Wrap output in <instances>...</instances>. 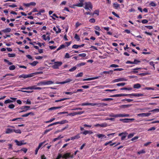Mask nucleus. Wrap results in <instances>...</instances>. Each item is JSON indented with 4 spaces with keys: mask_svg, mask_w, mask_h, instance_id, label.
<instances>
[{
    "mask_svg": "<svg viewBox=\"0 0 159 159\" xmlns=\"http://www.w3.org/2000/svg\"><path fill=\"white\" fill-rule=\"evenodd\" d=\"M126 134V133H124L122 132L121 133H120L119 134V136H122L121 138V140H124L126 137V135H125V134Z\"/></svg>",
    "mask_w": 159,
    "mask_h": 159,
    "instance_id": "nucleus-14",
    "label": "nucleus"
},
{
    "mask_svg": "<svg viewBox=\"0 0 159 159\" xmlns=\"http://www.w3.org/2000/svg\"><path fill=\"white\" fill-rule=\"evenodd\" d=\"M149 112H159V109L156 108L149 111Z\"/></svg>",
    "mask_w": 159,
    "mask_h": 159,
    "instance_id": "nucleus-45",
    "label": "nucleus"
},
{
    "mask_svg": "<svg viewBox=\"0 0 159 159\" xmlns=\"http://www.w3.org/2000/svg\"><path fill=\"white\" fill-rule=\"evenodd\" d=\"M35 87V85H34L33 86H30V87H26L25 89H27V90H28V89H31V90L34 89Z\"/></svg>",
    "mask_w": 159,
    "mask_h": 159,
    "instance_id": "nucleus-38",
    "label": "nucleus"
},
{
    "mask_svg": "<svg viewBox=\"0 0 159 159\" xmlns=\"http://www.w3.org/2000/svg\"><path fill=\"white\" fill-rule=\"evenodd\" d=\"M57 30L56 27H54L53 28V30L56 32V34H58L61 32V29L59 28V26H57Z\"/></svg>",
    "mask_w": 159,
    "mask_h": 159,
    "instance_id": "nucleus-16",
    "label": "nucleus"
},
{
    "mask_svg": "<svg viewBox=\"0 0 159 159\" xmlns=\"http://www.w3.org/2000/svg\"><path fill=\"white\" fill-rule=\"evenodd\" d=\"M12 102H13V101H12V100H11L10 99H8L4 101V103L5 104H7V103H10Z\"/></svg>",
    "mask_w": 159,
    "mask_h": 159,
    "instance_id": "nucleus-41",
    "label": "nucleus"
},
{
    "mask_svg": "<svg viewBox=\"0 0 159 159\" xmlns=\"http://www.w3.org/2000/svg\"><path fill=\"white\" fill-rule=\"evenodd\" d=\"M81 25V23H80L78 22H76L75 23V28H78L79 26L80 25Z\"/></svg>",
    "mask_w": 159,
    "mask_h": 159,
    "instance_id": "nucleus-59",
    "label": "nucleus"
},
{
    "mask_svg": "<svg viewBox=\"0 0 159 159\" xmlns=\"http://www.w3.org/2000/svg\"><path fill=\"white\" fill-rule=\"evenodd\" d=\"M34 114V113L33 112H29L28 113L25 114L24 115H22L21 116L22 117H27V116H28L30 115H33Z\"/></svg>",
    "mask_w": 159,
    "mask_h": 159,
    "instance_id": "nucleus-27",
    "label": "nucleus"
},
{
    "mask_svg": "<svg viewBox=\"0 0 159 159\" xmlns=\"http://www.w3.org/2000/svg\"><path fill=\"white\" fill-rule=\"evenodd\" d=\"M8 55L9 57H12L15 56V54L14 53H8Z\"/></svg>",
    "mask_w": 159,
    "mask_h": 159,
    "instance_id": "nucleus-44",
    "label": "nucleus"
},
{
    "mask_svg": "<svg viewBox=\"0 0 159 159\" xmlns=\"http://www.w3.org/2000/svg\"><path fill=\"white\" fill-rule=\"evenodd\" d=\"M112 100V98H104V99H102V101H109Z\"/></svg>",
    "mask_w": 159,
    "mask_h": 159,
    "instance_id": "nucleus-51",
    "label": "nucleus"
},
{
    "mask_svg": "<svg viewBox=\"0 0 159 159\" xmlns=\"http://www.w3.org/2000/svg\"><path fill=\"white\" fill-rule=\"evenodd\" d=\"M113 7L115 8H117L120 7V5L117 3H114L113 4Z\"/></svg>",
    "mask_w": 159,
    "mask_h": 159,
    "instance_id": "nucleus-37",
    "label": "nucleus"
},
{
    "mask_svg": "<svg viewBox=\"0 0 159 159\" xmlns=\"http://www.w3.org/2000/svg\"><path fill=\"white\" fill-rule=\"evenodd\" d=\"M141 87V85L139 83H137L135 84L134 85L133 88L134 89H138L140 88Z\"/></svg>",
    "mask_w": 159,
    "mask_h": 159,
    "instance_id": "nucleus-22",
    "label": "nucleus"
},
{
    "mask_svg": "<svg viewBox=\"0 0 159 159\" xmlns=\"http://www.w3.org/2000/svg\"><path fill=\"white\" fill-rule=\"evenodd\" d=\"M77 67V66L76 65V66H74L73 67L71 68V69H70L69 71L70 72H73L76 69Z\"/></svg>",
    "mask_w": 159,
    "mask_h": 159,
    "instance_id": "nucleus-35",
    "label": "nucleus"
},
{
    "mask_svg": "<svg viewBox=\"0 0 159 159\" xmlns=\"http://www.w3.org/2000/svg\"><path fill=\"white\" fill-rule=\"evenodd\" d=\"M79 1L80 2L77 3L76 4L74 5V6L78 7H82L83 6V0H79Z\"/></svg>",
    "mask_w": 159,
    "mask_h": 159,
    "instance_id": "nucleus-18",
    "label": "nucleus"
},
{
    "mask_svg": "<svg viewBox=\"0 0 159 159\" xmlns=\"http://www.w3.org/2000/svg\"><path fill=\"white\" fill-rule=\"evenodd\" d=\"M70 153H67L65 154L63 156H62V158H64L65 159H67L70 157Z\"/></svg>",
    "mask_w": 159,
    "mask_h": 159,
    "instance_id": "nucleus-15",
    "label": "nucleus"
},
{
    "mask_svg": "<svg viewBox=\"0 0 159 159\" xmlns=\"http://www.w3.org/2000/svg\"><path fill=\"white\" fill-rule=\"evenodd\" d=\"M141 22L143 24H146L148 22V21L146 19H143L142 20Z\"/></svg>",
    "mask_w": 159,
    "mask_h": 159,
    "instance_id": "nucleus-61",
    "label": "nucleus"
},
{
    "mask_svg": "<svg viewBox=\"0 0 159 159\" xmlns=\"http://www.w3.org/2000/svg\"><path fill=\"white\" fill-rule=\"evenodd\" d=\"M149 5L150 6H152V7H155L157 6V4L156 3L154 2L153 1L151 2L149 4Z\"/></svg>",
    "mask_w": 159,
    "mask_h": 159,
    "instance_id": "nucleus-31",
    "label": "nucleus"
},
{
    "mask_svg": "<svg viewBox=\"0 0 159 159\" xmlns=\"http://www.w3.org/2000/svg\"><path fill=\"white\" fill-rule=\"evenodd\" d=\"M62 63L61 61L55 62L54 65L52 66V67L54 69H58L59 66H61Z\"/></svg>",
    "mask_w": 159,
    "mask_h": 159,
    "instance_id": "nucleus-3",
    "label": "nucleus"
},
{
    "mask_svg": "<svg viewBox=\"0 0 159 159\" xmlns=\"http://www.w3.org/2000/svg\"><path fill=\"white\" fill-rule=\"evenodd\" d=\"M30 106H24L21 107L19 109H21L22 110L21 111H20L19 112H26L27 110H29L30 108Z\"/></svg>",
    "mask_w": 159,
    "mask_h": 159,
    "instance_id": "nucleus-5",
    "label": "nucleus"
},
{
    "mask_svg": "<svg viewBox=\"0 0 159 159\" xmlns=\"http://www.w3.org/2000/svg\"><path fill=\"white\" fill-rule=\"evenodd\" d=\"M146 152L145 150L144 149L142 150L139 151L137 152V153L138 154L140 155L142 153H145Z\"/></svg>",
    "mask_w": 159,
    "mask_h": 159,
    "instance_id": "nucleus-36",
    "label": "nucleus"
},
{
    "mask_svg": "<svg viewBox=\"0 0 159 159\" xmlns=\"http://www.w3.org/2000/svg\"><path fill=\"white\" fill-rule=\"evenodd\" d=\"M126 84L125 83H119L117 84H116V85H117L118 86H124Z\"/></svg>",
    "mask_w": 159,
    "mask_h": 159,
    "instance_id": "nucleus-40",
    "label": "nucleus"
},
{
    "mask_svg": "<svg viewBox=\"0 0 159 159\" xmlns=\"http://www.w3.org/2000/svg\"><path fill=\"white\" fill-rule=\"evenodd\" d=\"M94 29L96 30H98L99 31H100L101 30V29L100 28V27L98 26H96L94 27Z\"/></svg>",
    "mask_w": 159,
    "mask_h": 159,
    "instance_id": "nucleus-60",
    "label": "nucleus"
},
{
    "mask_svg": "<svg viewBox=\"0 0 159 159\" xmlns=\"http://www.w3.org/2000/svg\"><path fill=\"white\" fill-rule=\"evenodd\" d=\"M134 120V118H126L125 119H120V121H122L123 123H128L129 122L130 120L133 121Z\"/></svg>",
    "mask_w": 159,
    "mask_h": 159,
    "instance_id": "nucleus-8",
    "label": "nucleus"
},
{
    "mask_svg": "<svg viewBox=\"0 0 159 159\" xmlns=\"http://www.w3.org/2000/svg\"><path fill=\"white\" fill-rule=\"evenodd\" d=\"M46 142V141H45L43 142L39 143L38 147L40 148L43 146V144Z\"/></svg>",
    "mask_w": 159,
    "mask_h": 159,
    "instance_id": "nucleus-49",
    "label": "nucleus"
},
{
    "mask_svg": "<svg viewBox=\"0 0 159 159\" xmlns=\"http://www.w3.org/2000/svg\"><path fill=\"white\" fill-rule=\"evenodd\" d=\"M14 142L16 143V144L19 146H20L26 144V143L24 142V140L18 141L17 140H15Z\"/></svg>",
    "mask_w": 159,
    "mask_h": 159,
    "instance_id": "nucleus-7",
    "label": "nucleus"
},
{
    "mask_svg": "<svg viewBox=\"0 0 159 159\" xmlns=\"http://www.w3.org/2000/svg\"><path fill=\"white\" fill-rule=\"evenodd\" d=\"M141 68H135V69H133V70H134L131 71V73H133V74L137 73H138V71H137V70H141Z\"/></svg>",
    "mask_w": 159,
    "mask_h": 159,
    "instance_id": "nucleus-26",
    "label": "nucleus"
},
{
    "mask_svg": "<svg viewBox=\"0 0 159 159\" xmlns=\"http://www.w3.org/2000/svg\"><path fill=\"white\" fill-rule=\"evenodd\" d=\"M119 66L117 65L112 64L110 65V67H119Z\"/></svg>",
    "mask_w": 159,
    "mask_h": 159,
    "instance_id": "nucleus-55",
    "label": "nucleus"
},
{
    "mask_svg": "<svg viewBox=\"0 0 159 159\" xmlns=\"http://www.w3.org/2000/svg\"><path fill=\"white\" fill-rule=\"evenodd\" d=\"M91 104H92V103H83L81 104V106H88V105L91 106Z\"/></svg>",
    "mask_w": 159,
    "mask_h": 159,
    "instance_id": "nucleus-47",
    "label": "nucleus"
},
{
    "mask_svg": "<svg viewBox=\"0 0 159 159\" xmlns=\"http://www.w3.org/2000/svg\"><path fill=\"white\" fill-rule=\"evenodd\" d=\"M107 104L104 103H92L91 106H97L98 107H104L107 106Z\"/></svg>",
    "mask_w": 159,
    "mask_h": 159,
    "instance_id": "nucleus-6",
    "label": "nucleus"
},
{
    "mask_svg": "<svg viewBox=\"0 0 159 159\" xmlns=\"http://www.w3.org/2000/svg\"><path fill=\"white\" fill-rule=\"evenodd\" d=\"M43 83L42 84L43 85H50L54 83V82L52 81H43Z\"/></svg>",
    "mask_w": 159,
    "mask_h": 159,
    "instance_id": "nucleus-10",
    "label": "nucleus"
},
{
    "mask_svg": "<svg viewBox=\"0 0 159 159\" xmlns=\"http://www.w3.org/2000/svg\"><path fill=\"white\" fill-rule=\"evenodd\" d=\"M130 106V105H123L121 106V108H125L126 107H129Z\"/></svg>",
    "mask_w": 159,
    "mask_h": 159,
    "instance_id": "nucleus-43",
    "label": "nucleus"
},
{
    "mask_svg": "<svg viewBox=\"0 0 159 159\" xmlns=\"http://www.w3.org/2000/svg\"><path fill=\"white\" fill-rule=\"evenodd\" d=\"M149 64L152 66L153 67V68L154 69H155V65L154 64V62L152 61H151L150 62H149Z\"/></svg>",
    "mask_w": 159,
    "mask_h": 159,
    "instance_id": "nucleus-62",
    "label": "nucleus"
},
{
    "mask_svg": "<svg viewBox=\"0 0 159 159\" xmlns=\"http://www.w3.org/2000/svg\"><path fill=\"white\" fill-rule=\"evenodd\" d=\"M61 107H51L48 109L49 111H51L52 110H56L58 109L61 108Z\"/></svg>",
    "mask_w": 159,
    "mask_h": 159,
    "instance_id": "nucleus-28",
    "label": "nucleus"
},
{
    "mask_svg": "<svg viewBox=\"0 0 159 159\" xmlns=\"http://www.w3.org/2000/svg\"><path fill=\"white\" fill-rule=\"evenodd\" d=\"M143 96V94L142 93H131L129 94V96H134L135 97H139L142 96Z\"/></svg>",
    "mask_w": 159,
    "mask_h": 159,
    "instance_id": "nucleus-11",
    "label": "nucleus"
},
{
    "mask_svg": "<svg viewBox=\"0 0 159 159\" xmlns=\"http://www.w3.org/2000/svg\"><path fill=\"white\" fill-rule=\"evenodd\" d=\"M113 73V70H110L109 71H104L102 73L100 74L101 75H103V74H112Z\"/></svg>",
    "mask_w": 159,
    "mask_h": 159,
    "instance_id": "nucleus-17",
    "label": "nucleus"
},
{
    "mask_svg": "<svg viewBox=\"0 0 159 159\" xmlns=\"http://www.w3.org/2000/svg\"><path fill=\"white\" fill-rule=\"evenodd\" d=\"M86 64L85 62H81L80 63L77 64L76 65L77 67H80L81 66L84 65Z\"/></svg>",
    "mask_w": 159,
    "mask_h": 159,
    "instance_id": "nucleus-46",
    "label": "nucleus"
},
{
    "mask_svg": "<svg viewBox=\"0 0 159 159\" xmlns=\"http://www.w3.org/2000/svg\"><path fill=\"white\" fill-rule=\"evenodd\" d=\"M22 119H23V118H17L13 119L12 120H10L11 121H16V120H22Z\"/></svg>",
    "mask_w": 159,
    "mask_h": 159,
    "instance_id": "nucleus-54",
    "label": "nucleus"
},
{
    "mask_svg": "<svg viewBox=\"0 0 159 159\" xmlns=\"http://www.w3.org/2000/svg\"><path fill=\"white\" fill-rule=\"evenodd\" d=\"M74 38L77 41H79L80 40V38L79 36L77 34H75Z\"/></svg>",
    "mask_w": 159,
    "mask_h": 159,
    "instance_id": "nucleus-30",
    "label": "nucleus"
},
{
    "mask_svg": "<svg viewBox=\"0 0 159 159\" xmlns=\"http://www.w3.org/2000/svg\"><path fill=\"white\" fill-rule=\"evenodd\" d=\"M13 132V129H10L9 128H7L6 129L5 133L6 134H9Z\"/></svg>",
    "mask_w": 159,
    "mask_h": 159,
    "instance_id": "nucleus-21",
    "label": "nucleus"
},
{
    "mask_svg": "<svg viewBox=\"0 0 159 159\" xmlns=\"http://www.w3.org/2000/svg\"><path fill=\"white\" fill-rule=\"evenodd\" d=\"M84 8L87 11L89 10L90 11L91 10H92L93 6L90 2H86L85 3V6Z\"/></svg>",
    "mask_w": 159,
    "mask_h": 159,
    "instance_id": "nucleus-2",
    "label": "nucleus"
},
{
    "mask_svg": "<svg viewBox=\"0 0 159 159\" xmlns=\"http://www.w3.org/2000/svg\"><path fill=\"white\" fill-rule=\"evenodd\" d=\"M96 136L98 137V138H106V137L105 136V135L102 134H96Z\"/></svg>",
    "mask_w": 159,
    "mask_h": 159,
    "instance_id": "nucleus-25",
    "label": "nucleus"
},
{
    "mask_svg": "<svg viewBox=\"0 0 159 159\" xmlns=\"http://www.w3.org/2000/svg\"><path fill=\"white\" fill-rule=\"evenodd\" d=\"M89 22L91 23H94L95 22V19L94 18L91 19L89 20Z\"/></svg>",
    "mask_w": 159,
    "mask_h": 159,
    "instance_id": "nucleus-58",
    "label": "nucleus"
},
{
    "mask_svg": "<svg viewBox=\"0 0 159 159\" xmlns=\"http://www.w3.org/2000/svg\"><path fill=\"white\" fill-rule=\"evenodd\" d=\"M16 67L14 65L10 66L9 67V69L10 70H13L15 69Z\"/></svg>",
    "mask_w": 159,
    "mask_h": 159,
    "instance_id": "nucleus-39",
    "label": "nucleus"
},
{
    "mask_svg": "<svg viewBox=\"0 0 159 159\" xmlns=\"http://www.w3.org/2000/svg\"><path fill=\"white\" fill-rule=\"evenodd\" d=\"M68 121L66 120H63L60 121L56 122V125L58 124H63L65 123H67Z\"/></svg>",
    "mask_w": 159,
    "mask_h": 159,
    "instance_id": "nucleus-20",
    "label": "nucleus"
},
{
    "mask_svg": "<svg viewBox=\"0 0 159 159\" xmlns=\"http://www.w3.org/2000/svg\"><path fill=\"white\" fill-rule=\"evenodd\" d=\"M68 99H69V98H62V99H60L56 100L55 101V102H58L64 101L65 100Z\"/></svg>",
    "mask_w": 159,
    "mask_h": 159,
    "instance_id": "nucleus-34",
    "label": "nucleus"
},
{
    "mask_svg": "<svg viewBox=\"0 0 159 159\" xmlns=\"http://www.w3.org/2000/svg\"><path fill=\"white\" fill-rule=\"evenodd\" d=\"M107 126V124L106 122L100 124V127H105Z\"/></svg>",
    "mask_w": 159,
    "mask_h": 159,
    "instance_id": "nucleus-32",
    "label": "nucleus"
},
{
    "mask_svg": "<svg viewBox=\"0 0 159 159\" xmlns=\"http://www.w3.org/2000/svg\"><path fill=\"white\" fill-rule=\"evenodd\" d=\"M110 116L112 117L115 118L118 117H129V114H114L112 113L110 114L109 116Z\"/></svg>",
    "mask_w": 159,
    "mask_h": 159,
    "instance_id": "nucleus-1",
    "label": "nucleus"
},
{
    "mask_svg": "<svg viewBox=\"0 0 159 159\" xmlns=\"http://www.w3.org/2000/svg\"><path fill=\"white\" fill-rule=\"evenodd\" d=\"M126 80L124 78H120L119 79H115L114 80H113L112 81V83H115V82H118L120 81H126Z\"/></svg>",
    "mask_w": 159,
    "mask_h": 159,
    "instance_id": "nucleus-12",
    "label": "nucleus"
},
{
    "mask_svg": "<svg viewBox=\"0 0 159 159\" xmlns=\"http://www.w3.org/2000/svg\"><path fill=\"white\" fill-rule=\"evenodd\" d=\"M121 96H124V94L121 93L120 94H115L110 96V97H117Z\"/></svg>",
    "mask_w": 159,
    "mask_h": 159,
    "instance_id": "nucleus-24",
    "label": "nucleus"
},
{
    "mask_svg": "<svg viewBox=\"0 0 159 159\" xmlns=\"http://www.w3.org/2000/svg\"><path fill=\"white\" fill-rule=\"evenodd\" d=\"M80 138L79 134H77V135L71 137L70 139L71 140H73L76 139H78Z\"/></svg>",
    "mask_w": 159,
    "mask_h": 159,
    "instance_id": "nucleus-23",
    "label": "nucleus"
},
{
    "mask_svg": "<svg viewBox=\"0 0 159 159\" xmlns=\"http://www.w3.org/2000/svg\"><path fill=\"white\" fill-rule=\"evenodd\" d=\"M38 63V62L37 61H34L32 63H30V64L33 66H35Z\"/></svg>",
    "mask_w": 159,
    "mask_h": 159,
    "instance_id": "nucleus-33",
    "label": "nucleus"
},
{
    "mask_svg": "<svg viewBox=\"0 0 159 159\" xmlns=\"http://www.w3.org/2000/svg\"><path fill=\"white\" fill-rule=\"evenodd\" d=\"M75 92H65V93L66 94H69V95H72L73 93H75Z\"/></svg>",
    "mask_w": 159,
    "mask_h": 159,
    "instance_id": "nucleus-52",
    "label": "nucleus"
},
{
    "mask_svg": "<svg viewBox=\"0 0 159 159\" xmlns=\"http://www.w3.org/2000/svg\"><path fill=\"white\" fill-rule=\"evenodd\" d=\"M15 107V105L13 104H11L8 106V107L10 109H13Z\"/></svg>",
    "mask_w": 159,
    "mask_h": 159,
    "instance_id": "nucleus-57",
    "label": "nucleus"
},
{
    "mask_svg": "<svg viewBox=\"0 0 159 159\" xmlns=\"http://www.w3.org/2000/svg\"><path fill=\"white\" fill-rule=\"evenodd\" d=\"M83 73L82 72H80L77 74L76 76V77H82L83 76Z\"/></svg>",
    "mask_w": 159,
    "mask_h": 159,
    "instance_id": "nucleus-50",
    "label": "nucleus"
},
{
    "mask_svg": "<svg viewBox=\"0 0 159 159\" xmlns=\"http://www.w3.org/2000/svg\"><path fill=\"white\" fill-rule=\"evenodd\" d=\"M133 64H137L138 63L140 62V61L139 60L137 59H134V61H133Z\"/></svg>",
    "mask_w": 159,
    "mask_h": 159,
    "instance_id": "nucleus-48",
    "label": "nucleus"
},
{
    "mask_svg": "<svg viewBox=\"0 0 159 159\" xmlns=\"http://www.w3.org/2000/svg\"><path fill=\"white\" fill-rule=\"evenodd\" d=\"M11 30V29L10 28H8L2 30V31L4 33H6L10 32Z\"/></svg>",
    "mask_w": 159,
    "mask_h": 159,
    "instance_id": "nucleus-29",
    "label": "nucleus"
},
{
    "mask_svg": "<svg viewBox=\"0 0 159 159\" xmlns=\"http://www.w3.org/2000/svg\"><path fill=\"white\" fill-rule=\"evenodd\" d=\"M34 76V73H31L29 74L25 75L22 74L20 75L19 76V78H27L31 77Z\"/></svg>",
    "mask_w": 159,
    "mask_h": 159,
    "instance_id": "nucleus-4",
    "label": "nucleus"
},
{
    "mask_svg": "<svg viewBox=\"0 0 159 159\" xmlns=\"http://www.w3.org/2000/svg\"><path fill=\"white\" fill-rule=\"evenodd\" d=\"M151 114L150 113H142L138 114L137 116H138L146 117L149 116Z\"/></svg>",
    "mask_w": 159,
    "mask_h": 159,
    "instance_id": "nucleus-9",
    "label": "nucleus"
},
{
    "mask_svg": "<svg viewBox=\"0 0 159 159\" xmlns=\"http://www.w3.org/2000/svg\"><path fill=\"white\" fill-rule=\"evenodd\" d=\"M70 56H69V55L68 53H66L65 56V58H69L70 57Z\"/></svg>",
    "mask_w": 159,
    "mask_h": 159,
    "instance_id": "nucleus-63",
    "label": "nucleus"
},
{
    "mask_svg": "<svg viewBox=\"0 0 159 159\" xmlns=\"http://www.w3.org/2000/svg\"><path fill=\"white\" fill-rule=\"evenodd\" d=\"M13 132H15L16 133H18V134H21V130L20 129H13Z\"/></svg>",
    "mask_w": 159,
    "mask_h": 159,
    "instance_id": "nucleus-42",
    "label": "nucleus"
},
{
    "mask_svg": "<svg viewBox=\"0 0 159 159\" xmlns=\"http://www.w3.org/2000/svg\"><path fill=\"white\" fill-rule=\"evenodd\" d=\"M124 70V69L120 68H116L114 69L113 71H120Z\"/></svg>",
    "mask_w": 159,
    "mask_h": 159,
    "instance_id": "nucleus-53",
    "label": "nucleus"
},
{
    "mask_svg": "<svg viewBox=\"0 0 159 159\" xmlns=\"http://www.w3.org/2000/svg\"><path fill=\"white\" fill-rule=\"evenodd\" d=\"M100 77V76H97L95 77H92V78H89L87 79H84L83 80V81H88V80H94L95 79H98Z\"/></svg>",
    "mask_w": 159,
    "mask_h": 159,
    "instance_id": "nucleus-13",
    "label": "nucleus"
},
{
    "mask_svg": "<svg viewBox=\"0 0 159 159\" xmlns=\"http://www.w3.org/2000/svg\"><path fill=\"white\" fill-rule=\"evenodd\" d=\"M72 80H73L72 79H67L65 81H66V83H67L70 82L72 81Z\"/></svg>",
    "mask_w": 159,
    "mask_h": 159,
    "instance_id": "nucleus-64",
    "label": "nucleus"
},
{
    "mask_svg": "<svg viewBox=\"0 0 159 159\" xmlns=\"http://www.w3.org/2000/svg\"><path fill=\"white\" fill-rule=\"evenodd\" d=\"M52 129H46L44 132V134H47L48 132H49Z\"/></svg>",
    "mask_w": 159,
    "mask_h": 159,
    "instance_id": "nucleus-56",
    "label": "nucleus"
},
{
    "mask_svg": "<svg viewBox=\"0 0 159 159\" xmlns=\"http://www.w3.org/2000/svg\"><path fill=\"white\" fill-rule=\"evenodd\" d=\"M93 133L91 131L85 130L84 131L81 132V134L86 135L88 134H91Z\"/></svg>",
    "mask_w": 159,
    "mask_h": 159,
    "instance_id": "nucleus-19",
    "label": "nucleus"
}]
</instances>
